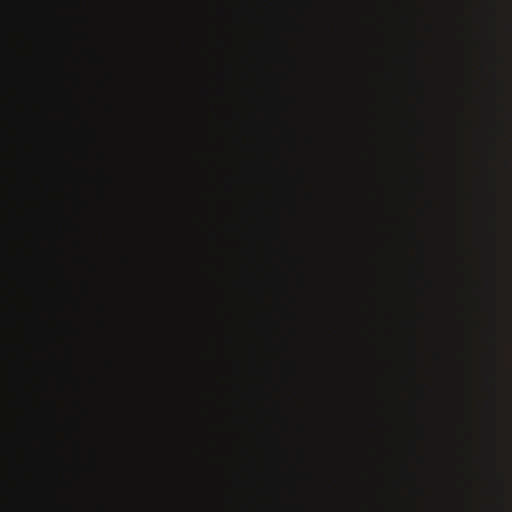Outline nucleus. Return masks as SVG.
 I'll return each mask as SVG.
<instances>
[{"instance_id": "obj_1", "label": "nucleus", "mask_w": 512, "mask_h": 512, "mask_svg": "<svg viewBox=\"0 0 512 512\" xmlns=\"http://www.w3.org/2000/svg\"><path fill=\"white\" fill-rule=\"evenodd\" d=\"M25 403L29 409L32 408V400L29 394H25Z\"/></svg>"}]
</instances>
